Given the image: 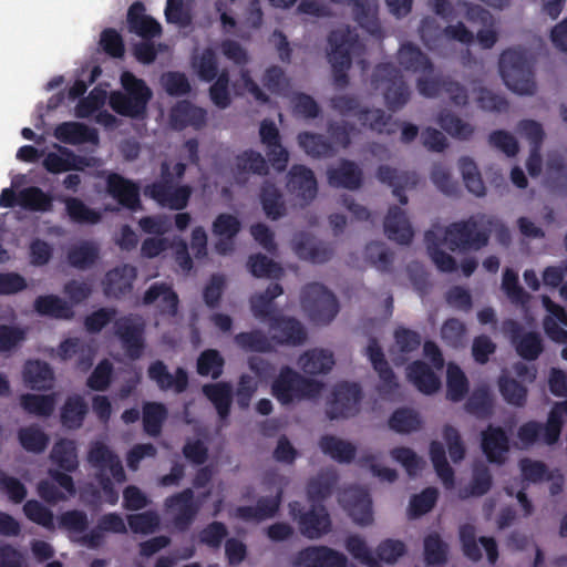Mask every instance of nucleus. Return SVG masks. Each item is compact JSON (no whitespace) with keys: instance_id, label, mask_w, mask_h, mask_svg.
<instances>
[{"instance_id":"f257e3e1","label":"nucleus","mask_w":567,"mask_h":567,"mask_svg":"<svg viewBox=\"0 0 567 567\" xmlns=\"http://www.w3.org/2000/svg\"><path fill=\"white\" fill-rule=\"evenodd\" d=\"M327 58L331 64L333 82L338 87H344L349 83L348 71L352 65V58L364 51L355 29L349 25L339 27L328 34Z\"/></svg>"},{"instance_id":"f03ea898","label":"nucleus","mask_w":567,"mask_h":567,"mask_svg":"<svg viewBox=\"0 0 567 567\" xmlns=\"http://www.w3.org/2000/svg\"><path fill=\"white\" fill-rule=\"evenodd\" d=\"M322 389V382L306 378L291 367L284 365L271 383L270 393L281 405L288 406L318 398Z\"/></svg>"},{"instance_id":"7ed1b4c3","label":"nucleus","mask_w":567,"mask_h":567,"mask_svg":"<svg viewBox=\"0 0 567 567\" xmlns=\"http://www.w3.org/2000/svg\"><path fill=\"white\" fill-rule=\"evenodd\" d=\"M124 92L114 91L110 95L111 109L126 117L141 118L146 114L150 100L153 96L152 90L144 80L136 78L131 72H124L121 76Z\"/></svg>"},{"instance_id":"20e7f679","label":"nucleus","mask_w":567,"mask_h":567,"mask_svg":"<svg viewBox=\"0 0 567 567\" xmlns=\"http://www.w3.org/2000/svg\"><path fill=\"white\" fill-rule=\"evenodd\" d=\"M87 460L93 467L99 470L96 480L105 502L110 505H115L118 501V492L115 489L106 471L110 472L116 483L125 482L126 475L122 461L107 445L101 442H96L90 447Z\"/></svg>"},{"instance_id":"39448f33","label":"nucleus","mask_w":567,"mask_h":567,"mask_svg":"<svg viewBox=\"0 0 567 567\" xmlns=\"http://www.w3.org/2000/svg\"><path fill=\"white\" fill-rule=\"evenodd\" d=\"M499 72L509 90L522 95H533L536 92L534 72L526 52L511 48L499 56Z\"/></svg>"},{"instance_id":"423d86ee","label":"nucleus","mask_w":567,"mask_h":567,"mask_svg":"<svg viewBox=\"0 0 567 567\" xmlns=\"http://www.w3.org/2000/svg\"><path fill=\"white\" fill-rule=\"evenodd\" d=\"M175 179L169 163L163 161L159 166V179L146 185L144 195L162 207L183 210L189 203L193 188L187 184L176 185Z\"/></svg>"},{"instance_id":"0eeeda50","label":"nucleus","mask_w":567,"mask_h":567,"mask_svg":"<svg viewBox=\"0 0 567 567\" xmlns=\"http://www.w3.org/2000/svg\"><path fill=\"white\" fill-rule=\"evenodd\" d=\"M375 90H381L384 103L391 112L401 110L411 97V91L400 69L386 62L378 64L371 76Z\"/></svg>"},{"instance_id":"6e6552de","label":"nucleus","mask_w":567,"mask_h":567,"mask_svg":"<svg viewBox=\"0 0 567 567\" xmlns=\"http://www.w3.org/2000/svg\"><path fill=\"white\" fill-rule=\"evenodd\" d=\"M564 414L567 416V400L554 404L546 423L534 420L523 423L517 430L518 440L524 446H532L536 443L555 445L561 434Z\"/></svg>"},{"instance_id":"1a4fd4ad","label":"nucleus","mask_w":567,"mask_h":567,"mask_svg":"<svg viewBox=\"0 0 567 567\" xmlns=\"http://www.w3.org/2000/svg\"><path fill=\"white\" fill-rule=\"evenodd\" d=\"M301 307L316 324L330 323L339 312L337 297L322 284H307L300 295Z\"/></svg>"},{"instance_id":"9d476101","label":"nucleus","mask_w":567,"mask_h":567,"mask_svg":"<svg viewBox=\"0 0 567 567\" xmlns=\"http://www.w3.org/2000/svg\"><path fill=\"white\" fill-rule=\"evenodd\" d=\"M451 251H476L488 244V229L481 228L476 217L454 221L444 230V238Z\"/></svg>"},{"instance_id":"9b49d317","label":"nucleus","mask_w":567,"mask_h":567,"mask_svg":"<svg viewBox=\"0 0 567 567\" xmlns=\"http://www.w3.org/2000/svg\"><path fill=\"white\" fill-rule=\"evenodd\" d=\"M291 517L297 520L302 536L319 539L331 530V518L323 504H311L306 509L301 503L293 501L289 504Z\"/></svg>"},{"instance_id":"f8f14e48","label":"nucleus","mask_w":567,"mask_h":567,"mask_svg":"<svg viewBox=\"0 0 567 567\" xmlns=\"http://www.w3.org/2000/svg\"><path fill=\"white\" fill-rule=\"evenodd\" d=\"M114 334L131 360H138L143 355L146 348L145 323L140 316L130 313L117 318Z\"/></svg>"},{"instance_id":"ddd939ff","label":"nucleus","mask_w":567,"mask_h":567,"mask_svg":"<svg viewBox=\"0 0 567 567\" xmlns=\"http://www.w3.org/2000/svg\"><path fill=\"white\" fill-rule=\"evenodd\" d=\"M362 390L358 383L340 382L334 385L327 403V416L330 420L348 419L359 411Z\"/></svg>"},{"instance_id":"4468645a","label":"nucleus","mask_w":567,"mask_h":567,"mask_svg":"<svg viewBox=\"0 0 567 567\" xmlns=\"http://www.w3.org/2000/svg\"><path fill=\"white\" fill-rule=\"evenodd\" d=\"M416 87L424 97L433 99L444 93L456 106H464L468 102L466 87L449 75L420 76Z\"/></svg>"},{"instance_id":"2eb2a0df","label":"nucleus","mask_w":567,"mask_h":567,"mask_svg":"<svg viewBox=\"0 0 567 567\" xmlns=\"http://www.w3.org/2000/svg\"><path fill=\"white\" fill-rule=\"evenodd\" d=\"M420 37L429 50H435L443 37L463 44H472L475 37L463 22L446 25L443 30L433 18H424L420 24Z\"/></svg>"},{"instance_id":"dca6fc26","label":"nucleus","mask_w":567,"mask_h":567,"mask_svg":"<svg viewBox=\"0 0 567 567\" xmlns=\"http://www.w3.org/2000/svg\"><path fill=\"white\" fill-rule=\"evenodd\" d=\"M504 331L523 360L535 361L543 353L544 343L540 333L525 331L519 322L512 319L504 322Z\"/></svg>"},{"instance_id":"f3484780","label":"nucleus","mask_w":567,"mask_h":567,"mask_svg":"<svg viewBox=\"0 0 567 567\" xmlns=\"http://www.w3.org/2000/svg\"><path fill=\"white\" fill-rule=\"evenodd\" d=\"M164 505L168 513L174 514L173 524L181 532L190 527L200 509V504L194 499V492L189 487L168 496Z\"/></svg>"},{"instance_id":"a211bd4d","label":"nucleus","mask_w":567,"mask_h":567,"mask_svg":"<svg viewBox=\"0 0 567 567\" xmlns=\"http://www.w3.org/2000/svg\"><path fill=\"white\" fill-rule=\"evenodd\" d=\"M286 188L301 206H306L316 198L318 183L309 167L302 164H295L287 174Z\"/></svg>"},{"instance_id":"6ab92c4d","label":"nucleus","mask_w":567,"mask_h":567,"mask_svg":"<svg viewBox=\"0 0 567 567\" xmlns=\"http://www.w3.org/2000/svg\"><path fill=\"white\" fill-rule=\"evenodd\" d=\"M292 249L299 259L312 264H324L334 255L330 243L318 240L309 233L300 231L292 238Z\"/></svg>"},{"instance_id":"aec40b11","label":"nucleus","mask_w":567,"mask_h":567,"mask_svg":"<svg viewBox=\"0 0 567 567\" xmlns=\"http://www.w3.org/2000/svg\"><path fill=\"white\" fill-rule=\"evenodd\" d=\"M260 142L266 146V154L270 165L278 172L286 171L289 162V153L281 144L278 127L270 120H264L259 127Z\"/></svg>"},{"instance_id":"412c9836","label":"nucleus","mask_w":567,"mask_h":567,"mask_svg":"<svg viewBox=\"0 0 567 567\" xmlns=\"http://www.w3.org/2000/svg\"><path fill=\"white\" fill-rule=\"evenodd\" d=\"M344 554L328 546H308L296 555L295 567H347Z\"/></svg>"},{"instance_id":"4be33fe9","label":"nucleus","mask_w":567,"mask_h":567,"mask_svg":"<svg viewBox=\"0 0 567 567\" xmlns=\"http://www.w3.org/2000/svg\"><path fill=\"white\" fill-rule=\"evenodd\" d=\"M147 377L161 391H173L177 394L184 393L189 384L188 373L184 368L178 367L171 373L162 360H155L148 365Z\"/></svg>"},{"instance_id":"5701e85b","label":"nucleus","mask_w":567,"mask_h":567,"mask_svg":"<svg viewBox=\"0 0 567 567\" xmlns=\"http://www.w3.org/2000/svg\"><path fill=\"white\" fill-rule=\"evenodd\" d=\"M481 449L491 464H505L511 451L509 437L506 431L501 426L488 424L481 432Z\"/></svg>"},{"instance_id":"b1692460","label":"nucleus","mask_w":567,"mask_h":567,"mask_svg":"<svg viewBox=\"0 0 567 567\" xmlns=\"http://www.w3.org/2000/svg\"><path fill=\"white\" fill-rule=\"evenodd\" d=\"M168 121L174 131H183L187 127L199 131L206 125L207 112L187 100H182L171 107Z\"/></svg>"},{"instance_id":"393cba45","label":"nucleus","mask_w":567,"mask_h":567,"mask_svg":"<svg viewBox=\"0 0 567 567\" xmlns=\"http://www.w3.org/2000/svg\"><path fill=\"white\" fill-rule=\"evenodd\" d=\"M269 161L261 153L248 148L236 155L231 173L235 183L245 186L248 183L249 175L267 176L269 174Z\"/></svg>"},{"instance_id":"a878e982","label":"nucleus","mask_w":567,"mask_h":567,"mask_svg":"<svg viewBox=\"0 0 567 567\" xmlns=\"http://www.w3.org/2000/svg\"><path fill=\"white\" fill-rule=\"evenodd\" d=\"M341 501L355 524L368 526L373 522L372 501L365 489L351 486L344 489Z\"/></svg>"},{"instance_id":"bb28decb","label":"nucleus","mask_w":567,"mask_h":567,"mask_svg":"<svg viewBox=\"0 0 567 567\" xmlns=\"http://www.w3.org/2000/svg\"><path fill=\"white\" fill-rule=\"evenodd\" d=\"M377 178L390 187L392 194L398 198L401 205L408 204V196L405 192L413 189L417 183L419 177L414 172L399 171L389 165H380L377 169Z\"/></svg>"},{"instance_id":"cd10ccee","label":"nucleus","mask_w":567,"mask_h":567,"mask_svg":"<svg viewBox=\"0 0 567 567\" xmlns=\"http://www.w3.org/2000/svg\"><path fill=\"white\" fill-rule=\"evenodd\" d=\"M327 179L331 187L357 190L363 184V172L355 162L342 158L327 169Z\"/></svg>"},{"instance_id":"c85d7f7f","label":"nucleus","mask_w":567,"mask_h":567,"mask_svg":"<svg viewBox=\"0 0 567 567\" xmlns=\"http://www.w3.org/2000/svg\"><path fill=\"white\" fill-rule=\"evenodd\" d=\"M106 190L123 207L136 210L141 206L137 184L117 173H111L107 176Z\"/></svg>"},{"instance_id":"c756f323","label":"nucleus","mask_w":567,"mask_h":567,"mask_svg":"<svg viewBox=\"0 0 567 567\" xmlns=\"http://www.w3.org/2000/svg\"><path fill=\"white\" fill-rule=\"evenodd\" d=\"M157 302V311L161 316L175 317L178 311L179 299L172 286L166 282H154L144 292L145 306Z\"/></svg>"},{"instance_id":"7c9ffc66","label":"nucleus","mask_w":567,"mask_h":567,"mask_svg":"<svg viewBox=\"0 0 567 567\" xmlns=\"http://www.w3.org/2000/svg\"><path fill=\"white\" fill-rule=\"evenodd\" d=\"M269 328L274 332L271 339L278 344L300 346L307 339L305 327L292 317H275Z\"/></svg>"},{"instance_id":"2f4dec72","label":"nucleus","mask_w":567,"mask_h":567,"mask_svg":"<svg viewBox=\"0 0 567 567\" xmlns=\"http://www.w3.org/2000/svg\"><path fill=\"white\" fill-rule=\"evenodd\" d=\"M137 270L125 264L109 270L104 279V292L109 297L120 299L130 293L136 279Z\"/></svg>"},{"instance_id":"473e14b6","label":"nucleus","mask_w":567,"mask_h":567,"mask_svg":"<svg viewBox=\"0 0 567 567\" xmlns=\"http://www.w3.org/2000/svg\"><path fill=\"white\" fill-rule=\"evenodd\" d=\"M143 2H133L127 10V24L131 32L150 40L162 34L161 24L151 16L145 13Z\"/></svg>"},{"instance_id":"72a5a7b5","label":"nucleus","mask_w":567,"mask_h":567,"mask_svg":"<svg viewBox=\"0 0 567 567\" xmlns=\"http://www.w3.org/2000/svg\"><path fill=\"white\" fill-rule=\"evenodd\" d=\"M367 354L372 363L373 369L378 372L382 383L378 390L381 393H392L399 386V384L396 382L395 374L389 365L383 350L377 339H370L367 347Z\"/></svg>"},{"instance_id":"f704fd0d","label":"nucleus","mask_w":567,"mask_h":567,"mask_svg":"<svg viewBox=\"0 0 567 567\" xmlns=\"http://www.w3.org/2000/svg\"><path fill=\"white\" fill-rule=\"evenodd\" d=\"M282 492L278 491L275 496H262L258 498L256 506H238L235 516L245 522H262L272 518L279 511Z\"/></svg>"},{"instance_id":"c9c22d12","label":"nucleus","mask_w":567,"mask_h":567,"mask_svg":"<svg viewBox=\"0 0 567 567\" xmlns=\"http://www.w3.org/2000/svg\"><path fill=\"white\" fill-rule=\"evenodd\" d=\"M384 233L390 240L400 245H409L414 235L405 212L395 205L389 208L384 218Z\"/></svg>"},{"instance_id":"e433bc0d","label":"nucleus","mask_w":567,"mask_h":567,"mask_svg":"<svg viewBox=\"0 0 567 567\" xmlns=\"http://www.w3.org/2000/svg\"><path fill=\"white\" fill-rule=\"evenodd\" d=\"M54 137L64 144H97L99 133L95 128L80 122H63L54 128Z\"/></svg>"},{"instance_id":"4c0bfd02","label":"nucleus","mask_w":567,"mask_h":567,"mask_svg":"<svg viewBox=\"0 0 567 567\" xmlns=\"http://www.w3.org/2000/svg\"><path fill=\"white\" fill-rule=\"evenodd\" d=\"M399 64L409 72L432 74L434 64L431 59L414 43L402 44L398 52Z\"/></svg>"},{"instance_id":"58836bf2","label":"nucleus","mask_w":567,"mask_h":567,"mask_svg":"<svg viewBox=\"0 0 567 567\" xmlns=\"http://www.w3.org/2000/svg\"><path fill=\"white\" fill-rule=\"evenodd\" d=\"M87 165V159L76 155L68 147L60 146L58 153H49L43 159L44 168L52 174H59L69 171H81Z\"/></svg>"},{"instance_id":"ea45409f","label":"nucleus","mask_w":567,"mask_h":567,"mask_svg":"<svg viewBox=\"0 0 567 567\" xmlns=\"http://www.w3.org/2000/svg\"><path fill=\"white\" fill-rule=\"evenodd\" d=\"M259 200L265 215L271 220H278L287 213L284 195L270 179L262 182L259 192Z\"/></svg>"},{"instance_id":"a19ab883","label":"nucleus","mask_w":567,"mask_h":567,"mask_svg":"<svg viewBox=\"0 0 567 567\" xmlns=\"http://www.w3.org/2000/svg\"><path fill=\"white\" fill-rule=\"evenodd\" d=\"M332 2L352 7L354 20L368 33L375 35L381 31L380 22L377 17V9L371 0H332Z\"/></svg>"},{"instance_id":"79ce46f5","label":"nucleus","mask_w":567,"mask_h":567,"mask_svg":"<svg viewBox=\"0 0 567 567\" xmlns=\"http://www.w3.org/2000/svg\"><path fill=\"white\" fill-rule=\"evenodd\" d=\"M406 375L415 388L424 394H433L441 386V380L424 361H413L406 368Z\"/></svg>"},{"instance_id":"37998d69","label":"nucleus","mask_w":567,"mask_h":567,"mask_svg":"<svg viewBox=\"0 0 567 567\" xmlns=\"http://www.w3.org/2000/svg\"><path fill=\"white\" fill-rule=\"evenodd\" d=\"M204 395L213 403L221 421L230 415L233 403V386L229 382H216L203 385Z\"/></svg>"},{"instance_id":"c03bdc74","label":"nucleus","mask_w":567,"mask_h":567,"mask_svg":"<svg viewBox=\"0 0 567 567\" xmlns=\"http://www.w3.org/2000/svg\"><path fill=\"white\" fill-rule=\"evenodd\" d=\"M23 380L32 390H49L53 385L54 373L49 363L29 360L23 368Z\"/></svg>"},{"instance_id":"a18cd8bd","label":"nucleus","mask_w":567,"mask_h":567,"mask_svg":"<svg viewBox=\"0 0 567 567\" xmlns=\"http://www.w3.org/2000/svg\"><path fill=\"white\" fill-rule=\"evenodd\" d=\"M357 118L363 126L379 134H394L399 126V122L393 121L392 115L385 114L381 109L363 107L357 113Z\"/></svg>"},{"instance_id":"49530a36","label":"nucleus","mask_w":567,"mask_h":567,"mask_svg":"<svg viewBox=\"0 0 567 567\" xmlns=\"http://www.w3.org/2000/svg\"><path fill=\"white\" fill-rule=\"evenodd\" d=\"M338 483V475L333 470L321 471L307 484V496L311 504H322Z\"/></svg>"},{"instance_id":"de8ad7c7","label":"nucleus","mask_w":567,"mask_h":567,"mask_svg":"<svg viewBox=\"0 0 567 567\" xmlns=\"http://www.w3.org/2000/svg\"><path fill=\"white\" fill-rule=\"evenodd\" d=\"M298 364L306 374H324L334 365V359L328 350L312 349L300 355Z\"/></svg>"},{"instance_id":"09e8293b","label":"nucleus","mask_w":567,"mask_h":567,"mask_svg":"<svg viewBox=\"0 0 567 567\" xmlns=\"http://www.w3.org/2000/svg\"><path fill=\"white\" fill-rule=\"evenodd\" d=\"M18 206L29 212L48 213L53 208V197L38 186H29L18 193Z\"/></svg>"},{"instance_id":"8fccbe9b","label":"nucleus","mask_w":567,"mask_h":567,"mask_svg":"<svg viewBox=\"0 0 567 567\" xmlns=\"http://www.w3.org/2000/svg\"><path fill=\"white\" fill-rule=\"evenodd\" d=\"M66 258L72 267L85 270L95 265L100 258V247L93 240H83L68 250Z\"/></svg>"},{"instance_id":"3c124183","label":"nucleus","mask_w":567,"mask_h":567,"mask_svg":"<svg viewBox=\"0 0 567 567\" xmlns=\"http://www.w3.org/2000/svg\"><path fill=\"white\" fill-rule=\"evenodd\" d=\"M493 485V477L489 468L484 463H477L473 467V475L468 486L458 491L461 499L481 497L489 492Z\"/></svg>"},{"instance_id":"603ef678","label":"nucleus","mask_w":567,"mask_h":567,"mask_svg":"<svg viewBox=\"0 0 567 567\" xmlns=\"http://www.w3.org/2000/svg\"><path fill=\"white\" fill-rule=\"evenodd\" d=\"M465 410L480 420L489 419L494 412V398L489 388L477 386L467 399Z\"/></svg>"},{"instance_id":"864d4df0","label":"nucleus","mask_w":567,"mask_h":567,"mask_svg":"<svg viewBox=\"0 0 567 567\" xmlns=\"http://www.w3.org/2000/svg\"><path fill=\"white\" fill-rule=\"evenodd\" d=\"M167 416L168 410L164 403L145 402L142 408L144 432L152 437H157L162 433Z\"/></svg>"},{"instance_id":"5fc2aeb1","label":"nucleus","mask_w":567,"mask_h":567,"mask_svg":"<svg viewBox=\"0 0 567 567\" xmlns=\"http://www.w3.org/2000/svg\"><path fill=\"white\" fill-rule=\"evenodd\" d=\"M34 310L40 316L55 319H72L74 316L72 307L55 295L39 296L34 300Z\"/></svg>"},{"instance_id":"6e6d98bb","label":"nucleus","mask_w":567,"mask_h":567,"mask_svg":"<svg viewBox=\"0 0 567 567\" xmlns=\"http://www.w3.org/2000/svg\"><path fill=\"white\" fill-rule=\"evenodd\" d=\"M321 451L339 463H351L355 457V446L334 435H323L319 441Z\"/></svg>"},{"instance_id":"4d7b16f0","label":"nucleus","mask_w":567,"mask_h":567,"mask_svg":"<svg viewBox=\"0 0 567 567\" xmlns=\"http://www.w3.org/2000/svg\"><path fill=\"white\" fill-rule=\"evenodd\" d=\"M86 413L87 404L84 399L79 394L70 395L61 408V423L68 429L76 430L82 426Z\"/></svg>"},{"instance_id":"13d9d810","label":"nucleus","mask_w":567,"mask_h":567,"mask_svg":"<svg viewBox=\"0 0 567 567\" xmlns=\"http://www.w3.org/2000/svg\"><path fill=\"white\" fill-rule=\"evenodd\" d=\"M52 462L62 471L73 473L78 470V452L74 441L62 439L54 443L51 455Z\"/></svg>"},{"instance_id":"bf43d9fd","label":"nucleus","mask_w":567,"mask_h":567,"mask_svg":"<svg viewBox=\"0 0 567 567\" xmlns=\"http://www.w3.org/2000/svg\"><path fill=\"white\" fill-rule=\"evenodd\" d=\"M297 140L299 146L315 158L330 157L336 152L332 143L322 134L301 132Z\"/></svg>"},{"instance_id":"052dcab7","label":"nucleus","mask_w":567,"mask_h":567,"mask_svg":"<svg viewBox=\"0 0 567 567\" xmlns=\"http://www.w3.org/2000/svg\"><path fill=\"white\" fill-rule=\"evenodd\" d=\"M430 458L444 487L446 489H452L455 485V473L446 460L445 449L441 442H431Z\"/></svg>"},{"instance_id":"680f3d73","label":"nucleus","mask_w":567,"mask_h":567,"mask_svg":"<svg viewBox=\"0 0 567 567\" xmlns=\"http://www.w3.org/2000/svg\"><path fill=\"white\" fill-rule=\"evenodd\" d=\"M424 239L427 252L437 269L444 272H452L456 270L455 259L450 254L441 249V238L436 231L432 229L427 230L424 235Z\"/></svg>"},{"instance_id":"e2e57ef3","label":"nucleus","mask_w":567,"mask_h":567,"mask_svg":"<svg viewBox=\"0 0 567 567\" xmlns=\"http://www.w3.org/2000/svg\"><path fill=\"white\" fill-rule=\"evenodd\" d=\"M422 425L420 414L410 408L396 409L389 419V427L400 434L416 432Z\"/></svg>"},{"instance_id":"0e129e2a","label":"nucleus","mask_w":567,"mask_h":567,"mask_svg":"<svg viewBox=\"0 0 567 567\" xmlns=\"http://www.w3.org/2000/svg\"><path fill=\"white\" fill-rule=\"evenodd\" d=\"M470 390L464 371L455 363H449L446 370V398L452 402L462 401Z\"/></svg>"},{"instance_id":"69168bd1","label":"nucleus","mask_w":567,"mask_h":567,"mask_svg":"<svg viewBox=\"0 0 567 567\" xmlns=\"http://www.w3.org/2000/svg\"><path fill=\"white\" fill-rule=\"evenodd\" d=\"M64 204L68 216L75 224L95 225L102 219V214L99 210L90 208L80 198L66 197Z\"/></svg>"},{"instance_id":"338daca9","label":"nucleus","mask_w":567,"mask_h":567,"mask_svg":"<svg viewBox=\"0 0 567 567\" xmlns=\"http://www.w3.org/2000/svg\"><path fill=\"white\" fill-rule=\"evenodd\" d=\"M234 342L246 352L267 353L272 351L270 339L259 329L237 333L234 337Z\"/></svg>"},{"instance_id":"774afa93","label":"nucleus","mask_w":567,"mask_h":567,"mask_svg":"<svg viewBox=\"0 0 567 567\" xmlns=\"http://www.w3.org/2000/svg\"><path fill=\"white\" fill-rule=\"evenodd\" d=\"M247 267L256 278L279 279L284 275V269L278 262L260 252L249 256Z\"/></svg>"}]
</instances>
